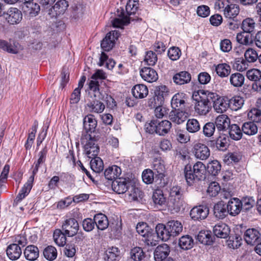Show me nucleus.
I'll use <instances>...</instances> for the list:
<instances>
[{"mask_svg":"<svg viewBox=\"0 0 261 261\" xmlns=\"http://www.w3.org/2000/svg\"><path fill=\"white\" fill-rule=\"evenodd\" d=\"M188 117V114L184 111H172L170 114V120L177 124H180L186 121Z\"/></svg>","mask_w":261,"mask_h":261,"instance_id":"33","label":"nucleus"},{"mask_svg":"<svg viewBox=\"0 0 261 261\" xmlns=\"http://www.w3.org/2000/svg\"><path fill=\"white\" fill-rule=\"evenodd\" d=\"M242 130L245 134L252 136L257 134L258 127L253 122H246L243 124Z\"/></svg>","mask_w":261,"mask_h":261,"instance_id":"41","label":"nucleus"},{"mask_svg":"<svg viewBox=\"0 0 261 261\" xmlns=\"http://www.w3.org/2000/svg\"><path fill=\"white\" fill-rule=\"evenodd\" d=\"M184 172L188 184L191 185L194 180H200L205 178L206 167L203 163L198 161L193 166V170L190 166H186Z\"/></svg>","mask_w":261,"mask_h":261,"instance_id":"3","label":"nucleus"},{"mask_svg":"<svg viewBox=\"0 0 261 261\" xmlns=\"http://www.w3.org/2000/svg\"><path fill=\"white\" fill-rule=\"evenodd\" d=\"M25 258L30 261L36 260L39 256V251L38 247L35 245L28 246L23 251Z\"/></svg>","mask_w":261,"mask_h":261,"instance_id":"23","label":"nucleus"},{"mask_svg":"<svg viewBox=\"0 0 261 261\" xmlns=\"http://www.w3.org/2000/svg\"><path fill=\"white\" fill-rule=\"evenodd\" d=\"M244 100L240 96H234L230 101V106L231 109L237 111L241 109L243 106Z\"/></svg>","mask_w":261,"mask_h":261,"instance_id":"56","label":"nucleus"},{"mask_svg":"<svg viewBox=\"0 0 261 261\" xmlns=\"http://www.w3.org/2000/svg\"><path fill=\"white\" fill-rule=\"evenodd\" d=\"M130 181L129 179L118 178L114 180L112 184L113 190L118 194H124L129 189Z\"/></svg>","mask_w":261,"mask_h":261,"instance_id":"8","label":"nucleus"},{"mask_svg":"<svg viewBox=\"0 0 261 261\" xmlns=\"http://www.w3.org/2000/svg\"><path fill=\"white\" fill-rule=\"evenodd\" d=\"M97 125V120L94 115L88 114L83 119V125L87 133H94Z\"/></svg>","mask_w":261,"mask_h":261,"instance_id":"17","label":"nucleus"},{"mask_svg":"<svg viewBox=\"0 0 261 261\" xmlns=\"http://www.w3.org/2000/svg\"><path fill=\"white\" fill-rule=\"evenodd\" d=\"M217 96L216 93L202 90L194 91L192 99L195 111L200 115H206L211 110L212 100Z\"/></svg>","mask_w":261,"mask_h":261,"instance_id":"1","label":"nucleus"},{"mask_svg":"<svg viewBox=\"0 0 261 261\" xmlns=\"http://www.w3.org/2000/svg\"><path fill=\"white\" fill-rule=\"evenodd\" d=\"M260 233L256 228H249L246 230L244 238L246 242L250 245H254L260 240Z\"/></svg>","mask_w":261,"mask_h":261,"instance_id":"11","label":"nucleus"},{"mask_svg":"<svg viewBox=\"0 0 261 261\" xmlns=\"http://www.w3.org/2000/svg\"><path fill=\"white\" fill-rule=\"evenodd\" d=\"M99 100H94L87 104L86 107L89 109L90 112L101 113L104 111L105 106Z\"/></svg>","mask_w":261,"mask_h":261,"instance_id":"36","label":"nucleus"},{"mask_svg":"<svg viewBox=\"0 0 261 261\" xmlns=\"http://www.w3.org/2000/svg\"><path fill=\"white\" fill-rule=\"evenodd\" d=\"M127 192L125 198L129 202L138 201L139 199L142 198V192L138 188L133 186H129V189L127 190Z\"/></svg>","mask_w":261,"mask_h":261,"instance_id":"25","label":"nucleus"},{"mask_svg":"<svg viewBox=\"0 0 261 261\" xmlns=\"http://www.w3.org/2000/svg\"><path fill=\"white\" fill-rule=\"evenodd\" d=\"M171 127V123L169 121H158L156 134L160 136H164L169 132Z\"/></svg>","mask_w":261,"mask_h":261,"instance_id":"39","label":"nucleus"},{"mask_svg":"<svg viewBox=\"0 0 261 261\" xmlns=\"http://www.w3.org/2000/svg\"><path fill=\"white\" fill-rule=\"evenodd\" d=\"M130 257L134 261H141L144 257V253L140 247H135L130 252Z\"/></svg>","mask_w":261,"mask_h":261,"instance_id":"54","label":"nucleus"},{"mask_svg":"<svg viewBox=\"0 0 261 261\" xmlns=\"http://www.w3.org/2000/svg\"><path fill=\"white\" fill-rule=\"evenodd\" d=\"M118 255L119 251L118 248L112 247L106 251L104 255V259L105 261H114Z\"/></svg>","mask_w":261,"mask_h":261,"instance_id":"46","label":"nucleus"},{"mask_svg":"<svg viewBox=\"0 0 261 261\" xmlns=\"http://www.w3.org/2000/svg\"><path fill=\"white\" fill-rule=\"evenodd\" d=\"M230 119L226 115H220L215 120V124L218 130H224L230 126Z\"/></svg>","mask_w":261,"mask_h":261,"instance_id":"27","label":"nucleus"},{"mask_svg":"<svg viewBox=\"0 0 261 261\" xmlns=\"http://www.w3.org/2000/svg\"><path fill=\"white\" fill-rule=\"evenodd\" d=\"M0 48L11 54H16L22 49L21 46L17 42L12 41L8 42L0 40Z\"/></svg>","mask_w":261,"mask_h":261,"instance_id":"15","label":"nucleus"},{"mask_svg":"<svg viewBox=\"0 0 261 261\" xmlns=\"http://www.w3.org/2000/svg\"><path fill=\"white\" fill-rule=\"evenodd\" d=\"M62 231L68 237L75 235L79 229L77 221L74 218H69L64 221L62 225Z\"/></svg>","mask_w":261,"mask_h":261,"instance_id":"6","label":"nucleus"},{"mask_svg":"<svg viewBox=\"0 0 261 261\" xmlns=\"http://www.w3.org/2000/svg\"><path fill=\"white\" fill-rule=\"evenodd\" d=\"M6 253L9 258L12 260L18 259L21 255L20 246L17 244H11L7 248Z\"/></svg>","mask_w":261,"mask_h":261,"instance_id":"19","label":"nucleus"},{"mask_svg":"<svg viewBox=\"0 0 261 261\" xmlns=\"http://www.w3.org/2000/svg\"><path fill=\"white\" fill-rule=\"evenodd\" d=\"M227 208L230 215H238L242 210L241 200L237 198L231 199L227 203Z\"/></svg>","mask_w":261,"mask_h":261,"instance_id":"18","label":"nucleus"},{"mask_svg":"<svg viewBox=\"0 0 261 261\" xmlns=\"http://www.w3.org/2000/svg\"><path fill=\"white\" fill-rule=\"evenodd\" d=\"M228 139L225 136H220L216 142V146L220 150H225L228 145Z\"/></svg>","mask_w":261,"mask_h":261,"instance_id":"61","label":"nucleus"},{"mask_svg":"<svg viewBox=\"0 0 261 261\" xmlns=\"http://www.w3.org/2000/svg\"><path fill=\"white\" fill-rule=\"evenodd\" d=\"M233 66L237 71L242 72L248 68V63L246 60L243 58H238L236 59Z\"/></svg>","mask_w":261,"mask_h":261,"instance_id":"55","label":"nucleus"},{"mask_svg":"<svg viewBox=\"0 0 261 261\" xmlns=\"http://www.w3.org/2000/svg\"><path fill=\"white\" fill-rule=\"evenodd\" d=\"M215 70L220 77H225L230 74L231 68L227 64L221 63L216 66Z\"/></svg>","mask_w":261,"mask_h":261,"instance_id":"42","label":"nucleus"},{"mask_svg":"<svg viewBox=\"0 0 261 261\" xmlns=\"http://www.w3.org/2000/svg\"><path fill=\"white\" fill-rule=\"evenodd\" d=\"M66 234L62 230L57 229L54 232V240L59 246H63L66 242Z\"/></svg>","mask_w":261,"mask_h":261,"instance_id":"44","label":"nucleus"},{"mask_svg":"<svg viewBox=\"0 0 261 261\" xmlns=\"http://www.w3.org/2000/svg\"><path fill=\"white\" fill-rule=\"evenodd\" d=\"M152 198L156 205L162 206L166 204V198L164 195L163 191L160 189H156L153 192Z\"/></svg>","mask_w":261,"mask_h":261,"instance_id":"40","label":"nucleus"},{"mask_svg":"<svg viewBox=\"0 0 261 261\" xmlns=\"http://www.w3.org/2000/svg\"><path fill=\"white\" fill-rule=\"evenodd\" d=\"M155 232L158 238L163 241H167L172 237L167 225L165 226L163 224H158L155 227Z\"/></svg>","mask_w":261,"mask_h":261,"instance_id":"29","label":"nucleus"},{"mask_svg":"<svg viewBox=\"0 0 261 261\" xmlns=\"http://www.w3.org/2000/svg\"><path fill=\"white\" fill-rule=\"evenodd\" d=\"M209 214V209L206 205H200L194 206L190 211V216L194 220L205 219Z\"/></svg>","mask_w":261,"mask_h":261,"instance_id":"10","label":"nucleus"},{"mask_svg":"<svg viewBox=\"0 0 261 261\" xmlns=\"http://www.w3.org/2000/svg\"><path fill=\"white\" fill-rule=\"evenodd\" d=\"M119 36V33L113 31L108 33L101 42V47L103 50L109 51L112 49L115 44V40Z\"/></svg>","mask_w":261,"mask_h":261,"instance_id":"9","label":"nucleus"},{"mask_svg":"<svg viewBox=\"0 0 261 261\" xmlns=\"http://www.w3.org/2000/svg\"><path fill=\"white\" fill-rule=\"evenodd\" d=\"M132 92L135 98L142 99L147 96L148 89L145 85L137 84L133 87Z\"/></svg>","mask_w":261,"mask_h":261,"instance_id":"24","label":"nucleus"},{"mask_svg":"<svg viewBox=\"0 0 261 261\" xmlns=\"http://www.w3.org/2000/svg\"><path fill=\"white\" fill-rule=\"evenodd\" d=\"M185 101L183 97L182 93H177L175 94L171 101V107L173 109H182L185 107Z\"/></svg>","mask_w":261,"mask_h":261,"instance_id":"38","label":"nucleus"},{"mask_svg":"<svg viewBox=\"0 0 261 261\" xmlns=\"http://www.w3.org/2000/svg\"><path fill=\"white\" fill-rule=\"evenodd\" d=\"M43 255L44 257L47 260H53L57 256V249L53 246H48L44 249Z\"/></svg>","mask_w":261,"mask_h":261,"instance_id":"52","label":"nucleus"},{"mask_svg":"<svg viewBox=\"0 0 261 261\" xmlns=\"http://www.w3.org/2000/svg\"><path fill=\"white\" fill-rule=\"evenodd\" d=\"M215 129L216 125L214 123L207 122L203 127V135L206 137H211L214 135Z\"/></svg>","mask_w":261,"mask_h":261,"instance_id":"58","label":"nucleus"},{"mask_svg":"<svg viewBox=\"0 0 261 261\" xmlns=\"http://www.w3.org/2000/svg\"><path fill=\"white\" fill-rule=\"evenodd\" d=\"M221 165L217 160H213L207 165V171L213 175H216L220 171Z\"/></svg>","mask_w":261,"mask_h":261,"instance_id":"50","label":"nucleus"},{"mask_svg":"<svg viewBox=\"0 0 261 261\" xmlns=\"http://www.w3.org/2000/svg\"><path fill=\"white\" fill-rule=\"evenodd\" d=\"M167 226L172 237L178 236L182 230V225L178 221H170L167 223Z\"/></svg>","mask_w":261,"mask_h":261,"instance_id":"28","label":"nucleus"},{"mask_svg":"<svg viewBox=\"0 0 261 261\" xmlns=\"http://www.w3.org/2000/svg\"><path fill=\"white\" fill-rule=\"evenodd\" d=\"M242 130L240 127L236 124L229 126V135L231 139L234 140H239L242 138Z\"/></svg>","mask_w":261,"mask_h":261,"instance_id":"43","label":"nucleus"},{"mask_svg":"<svg viewBox=\"0 0 261 261\" xmlns=\"http://www.w3.org/2000/svg\"><path fill=\"white\" fill-rule=\"evenodd\" d=\"M68 7V4L66 0H60L49 9L48 14L51 17H56L63 14Z\"/></svg>","mask_w":261,"mask_h":261,"instance_id":"13","label":"nucleus"},{"mask_svg":"<svg viewBox=\"0 0 261 261\" xmlns=\"http://www.w3.org/2000/svg\"><path fill=\"white\" fill-rule=\"evenodd\" d=\"M219 9H222L224 16L229 19L235 18L240 11L239 7L238 5L232 4L228 0H223L216 3Z\"/></svg>","mask_w":261,"mask_h":261,"instance_id":"4","label":"nucleus"},{"mask_svg":"<svg viewBox=\"0 0 261 261\" xmlns=\"http://www.w3.org/2000/svg\"><path fill=\"white\" fill-rule=\"evenodd\" d=\"M92 158L90 162L91 168L93 171L99 173L103 169V162L99 157L95 156Z\"/></svg>","mask_w":261,"mask_h":261,"instance_id":"48","label":"nucleus"},{"mask_svg":"<svg viewBox=\"0 0 261 261\" xmlns=\"http://www.w3.org/2000/svg\"><path fill=\"white\" fill-rule=\"evenodd\" d=\"M245 60L248 62H254L257 59L258 56L256 51L252 48H248L244 53Z\"/></svg>","mask_w":261,"mask_h":261,"instance_id":"62","label":"nucleus"},{"mask_svg":"<svg viewBox=\"0 0 261 261\" xmlns=\"http://www.w3.org/2000/svg\"><path fill=\"white\" fill-rule=\"evenodd\" d=\"M197 239L199 242L205 245H210L212 242L211 234L208 231H200L197 236Z\"/></svg>","mask_w":261,"mask_h":261,"instance_id":"49","label":"nucleus"},{"mask_svg":"<svg viewBox=\"0 0 261 261\" xmlns=\"http://www.w3.org/2000/svg\"><path fill=\"white\" fill-rule=\"evenodd\" d=\"M191 80V74L188 71H180L173 77V81L176 85H181L189 83Z\"/></svg>","mask_w":261,"mask_h":261,"instance_id":"22","label":"nucleus"},{"mask_svg":"<svg viewBox=\"0 0 261 261\" xmlns=\"http://www.w3.org/2000/svg\"><path fill=\"white\" fill-rule=\"evenodd\" d=\"M248 118L255 122L261 121V111L257 109H251L248 113Z\"/></svg>","mask_w":261,"mask_h":261,"instance_id":"60","label":"nucleus"},{"mask_svg":"<svg viewBox=\"0 0 261 261\" xmlns=\"http://www.w3.org/2000/svg\"><path fill=\"white\" fill-rule=\"evenodd\" d=\"M94 220L97 229L104 230L108 228L109 221L107 217L105 215L102 213L96 214L94 217Z\"/></svg>","mask_w":261,"mask_h":261,"instance_id":"30","label":"nucleus"},{"mask_svg":"<svg viewBox=\"0 0 261 261\" xmlns=\"http://www.w3.org/2000/svg\"><path fill=\"white\" fill-rule=\"evenodd\" d=\"M236 39L238 43L245 45L251 44L253 42L252 35L245 32L238 33Z\"/></svg>","mask_w":261,"mask_h":261,"instance_id":"37","label":"nucleus"},{"mask_svg":"<svg viewBox=\"0 0 261 261\" xmlns=\"http://www.w3.org/2000/svg\"><path fill=\"white\" fill-rule=\"evenodd\" d=\"M152 168L160 175H163L165 171V166L164 161L161 158L159 157L155 158L152 162Z\"/></svg>","mask_w":261,"mask_h":261,"instance_id":"45","label":"nucleus"},{"mask_svg":"<svg viewBox=\"0 0 261 261\" xmlns=\"http://www.w3.org/2000/svg\"><path fill=\"white\" fill-rule=\"evenodd\" d=\"M195 157L200 160H206L210 155V150L205 144L201 143L195 144L192 148Z\"/></svg>","mask_w":261,"mask_h":261,"instance_id":"7","label":"nucleus"},{"mask_svg":"<svg viewBox=\"0 0 261 261\" xmlns=\"http://www.w3.org/2000/svg\"><path fill=\"white\" fill-rule=\"evenodd\" d=\"M241 28L244 32L251 34L255 28L254 21L251 18H246L243 21Z\"/></svg>","mask_w":261,"mask_h":261,"instance_id":"53","label":"nucleus"},{"mask_svg":"<svg viewBox=\"0 0 261 261\" xmlns=\"http://www.w3.org/2000/svg\"><path fill=\"white\" fill-rule=\"evenodd\" d=\"M187 130L191 133H195L198 132L200 129V125L195 119H190L188 120L186 124Z\"/></svg>","mask_w":261,"mask_h":261,"instance_id":"51","label":"nucleus"},{"mask_svg":"<svg viewBox=\"0 0 261 261\" xmlns=\"http://www.w3.org/2000/svg\"><path fill=\"white\" fill-rule=\"evenodd\" d=\"M213 232L218 238L224 239L228 236L230 229L226 224L219 223L214 227Z\"/></svg>","mask_w":261,"mask_h":261,"instance_id":"21","label":"nucleus"},{"mask_svg":"<svg viewBox=\"0 0 261 261\" xmlns=\"http://www.w3.org/2000/svg\"><path fill=\"white\" fill-rule=\"evenodd\" d=\"M6 19L11 24H18L22 19V14L17 8L11 7L7 11Z\"/></svg>","mask_w":261,"mask_h":261,"instance_id":"12","label":"nucleus"},{"mask_svg":"<svg viewBox=\"0 0 261 261\" xmlns=\"http://www.w3.org/2000/svg\"><path fill=\"white\" fill-rule=\"evenodd\" d=\"M220 187L219 184L217 182H212L210 185L207 190V192L210 196H216L220 191Z\"/></svg>","mask_w":261,"mask_h":261,"instance_id":"64","label":"nucleus"},{"mask_svg":"<svg viewBox=\"0 0 261 261\" xmlns=\"http://www.w3.org/2000/svg\"><path fill=\"white\" fill-rule=\"evenodd\" d=\"M228 211L227 206L223 202H219L215 205L214 207V214L215 216L219 219L224 218L228 214Z\"/></svg>","mask_w":261,"mask_h":261,"instance_id":"31","label":"nucleus"},{"mask_svg":"<svg viewBox=\"0 0 261 261\" xmlns=\"http://www.w3.org/2000/svg\"><path fill=\"white\" fill-rule=\"evenodd\" d=\"M89 89L93 93L94 96L98 100L105 101L108 108L113 109L116 106L114 98L108 94V87L102 81L91 80L89 84Z\"/></svg>","mask_w":261,"mask_h":261,"instance_id":"2","label":"nucleus"},{"mask_svg":"<svg viewBox=\"0 0 261 261\" xmlns=\"http://www.w3.org/2000/svg\"><path fill=\"white\" fill-rule=\"evenodd\" d=\"M247 78L254 82H258L261 79V71L257 69H252L247 72Z\"/></svg>","mask_w":261,"mask_h":261,"instance_id":"59","label":"nucleus"},{"mask_svg":"<svg viewBox=\"0 0 261 261\" xmlns=\"http://www.w3.org/2000/svg\"><path fill=\"white\" fill-rule=\"evenodd\" d=\"M245 82L244 76L240 72L232 73L229 77V82L234 87L238 88L242 87Z\"/></svg>","mask_w":261,"mask_h":261,"instance_id":"35","label":"nucleus"},{"mask_svg":"<svg viewBox=\"0 0 261 261\" xmlns=\"http://www.w3.org/2000/svg\"><path fill=\"white\" fill-rule=\"evenodd\" d=\"M212 102H213L214 110L218 113L225 112L229 106L228 101L224 97L219 96L218 94L212 100Z\"/></svg>","mask_w":261,"mask_h":261,"instance_id":"14","label":"nucleus"},{"mask_svg":"<svg viewBox=\"0 0 261 261\" xmlns=\"http://www.w3.org/2000/svg\"><path fill=\"white\" fill-rule=\"evenodd\" d=\"M182 204V199L179 198L168 197V199L166 202V205L168 209L172 213L178 212Z\"/></svg>","mask_w":261,"mask_h":261,"instance_id":"26","label":"nucleus"},{"mask_svg":"<svg viewBox=\"0 0 261 261\" xmlns=\"http://www.w3.org/2000/svg\"><path fill=\"white\" fill-rule=\"evenodd\" d=\"M24 11L30 17H35L38 15L40 11V6L37 3L33 2L24 6Z\"/></svg>","mask_w":261,"mask_h":261,"instance_id":"34","label":"nucleus"},{"mask_svg":"<svg viewBox=\"0 0 261 261\" xmlns=\"http://www.w3.org/2000/svg\"><path fill=\"white\" fill-rule=\"evenodd\" d=\"M141 77L148 83H153L158 79L156 71L150 67H144L140 71Z\"/></svg>","mask_w":261,"mask_h":261,"instance_id":"16","label":"nucleus"},{"mask_svg":"<svg viewBox=\"0 0 261 261\" xmlns=\"http://www.w3.org/2000/svg\"><path fill=\"white\" fill-rule=\"evenodd\" d=\"M168 90L167 87L164 85H161L155 87L154 89V95L164 100V97L168 95Z\"/></svg>","mask_w":261,"mask_h":261,"instance_id":"63","label":"nucleus"},{"mask_svg":"<svg viewBox=\"0 0 261 261\" xmlns=\"http://www.w3.org/2000/svg\"><path fill=\"white\" fill-rule=\"evenodd\" d=\"M96 142L95 137H92L90 134L87 135L85 139H82V143L84 144L85 151L89 158L96 156L99 151Z\"/></svg>","mask_w":261,"mask_h":261,"instance_id":"5","label":"nucleus"},{"mask_svg":"<svg viewBox=\"0 0 261 261\" xmlns=\"http://www.w3.org/2000/svg\"><path fill=\"white\" fill-rule=\"evenodd\" d=\"M169 252V247L167 244H163L158 246L154 252L155 260L156 261H162L167 257Z\"/></svg>","mask_w":261,"mask_h":261,"instance_id":"20","label":"nucleus"},{"mask_svg":"<svg viewBox=\"0 0 261 261\" xmlns=\"http://www.w3.org/2000/svg\"><path fill=\"white\" fill-rule=\"evenodd\" d=\"M121 173V168L116 165L109 167L105 171V176L106 179L109 180H112L118 178Z\"/></svg>","mask_w":261,"mask_h":261,"instance_id":"32","label":"nucleus"},{"mask_svg":"<svg viewBox=\"0 0 261 261\" xmlns=\"http://www.w3.org/2000/svg\"><path fill=\"white\" fill-rule=\"evenodd\" d=\"M178 244L182 249L188 250L192 247L193 240L189 235L184 236L179 240Z\"/></svg>","mask_w":261,"mask_h":261,"instance_id":"47","label":"nucleus"},{"mask_svg":"<svg viewBox=\"0 0 261 261\" xmlns=\"http://www.w3.org/2000/svg\"><path fill=\"white\" fill-rule=\"evenodd\" d=\"M138 0H129L125 8L127 14L130 15L135 14L138 9Z\"/></svg>","mask_w":261,"mask_h":261,"instance_id":"57","label":"nucleus"}]
</instances>
